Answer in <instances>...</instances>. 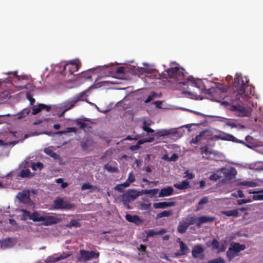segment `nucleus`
Segmentation results:
<instances>
[{
	"instance_id": "obj_18",
	"label": "nucleus",
	"mask_w": 263,
	"mask_h": 263,
	"mask_svg": "<svg viewBox=\"0 0 263 263\" xmlns=\"http://www.w3.org/2000/svg\"><path fill=\"white\" fill-rule=\"evenodd\" d=\"M176 202L175 201H164L154 203L153 204V206L155 209H164L168 207L174 206Z\"/></svg>"
},
{
	"instance_id": "obj_60",
	"label": "nucleus",
	"mask_w": 263,
	"mask_h": 263,
	"mask_svg": "<svg viewBox=\"0 0 263 263\" xmlns=\"http://www.w3.org/2000/svg\"><path fill=\"white\" fill-rule=\"evenodd\" d=\"M116 71L118 74H122L124 72V67L123 66L117 67Z\"/></svg>"
},
{
	"instance_id": "obj_6",
	"label": "nucleus",
	"mask_w": 263,
	"mask_h": 263,
	"mask_svg": "<svg viewBox=\"0 0 263 263\" xmlns=\"http://www.w3.org/2000/svg\"><path fill=\"white\" fill-rule=\"evenodd\" d=\"M184 69L179 67H174L164 70L162 77L165 79H174L176 81H182L184 79Z\"/></svg>"
},
{
	"instance_id": "obj_48",
	"label": "nucleus",
	"mask_w": 263,
	"mask_h": 263,
	"mask_svg": "<svg viewBox=\"0 0 263 263\" xmlns=\"http://www.w3.org/2000/svg\"><path fill=\"white\" fill-rule=\"evenodd\" d=\"M241 184L245 186H248L249 187H255L257 185V183L253 181H245L241 183Z\"/></svg>"
},
{
	"instance_id": "obj_59",
	"label": "nucleus",
	"mask_w": 263,
	"mask_h": 263,
	"mask_svg": "<svg viewBox=\"0 0 263 263\" xmlns=\"http://www.w3.org/2000/svg\"><path fill=\"white\" fill-rule=\"evenodd\" d=\"M254 200H263V194L254 195L253 197Z\"/></svg>"
},
{
	"instance_id": "obj_23",
	"label": "nucleus",
	"mask_w": 263,
	"mask_h": 263,
	"mask_svg": "<svg viewBox=\"0 0 263 263\" xmlns=\"http://www.w3.org/2000/svg\"><path fill=\"white\" fill-rule=\"evenodd\" d=\"M166 232V231L161 229L160 231H155L154 230L151 229L148 230L146 232V236L147 237H153L155 235H162Z\"/></svg>"
},
{
	"instance_id": "obj_29",
	"label": "nucleus",
	"mask_w": 263,
	"mask_h": 263,
	"mask_svg": "<svg viewBox=\"0 0 263 263\" xmlns=\"http://www.w3.org/2000/svg\"><path fill=\"white\" fill-rule=\"evenodd\" d=\"M64 258V257L63 256H60L58 257H55L54 256H50L48 257L45 260L46 263H53L57 262L61 259Z\"/></svg>"
},
{
	"instance_id": "obj_3",
	"label": "nucleus",
	"mask_w": 263,
	"mask_h": 263,
	"mask_svg": "<svg viewBox=\"0 0 263 263\" xmlns=\"http://www.w3.org/2000/svg\"><path fill=\"white\" fill-rule=\"evenodd\" d=\"M81 67V63L79 59L67 61V69L69 72L67 83H76L78 80V76L74 72L78 71Z\"/></svg>"
},
{
	"instance_id": "obj_7",
	"label": "nucleus",
	"mask_w": 263,
	"mask_h": 263,
	"mask_svg": "<svg viewBox=\"0 0 263 263\" xmlns=\"http://www.w3.org/2000/svg\"><path fill=\"white\" fill-rule=\"evenodd\" d=\"M140 192L134 190H128L121 196V199L124 205L130 209L129 203L140 196Z\"/></svg>"
},
{
	"instance_id": "obj_55",
	"label": "nucleus",
	"mask_w": 263,
	"mask_h": 263,
	"mask_svg": "<svg viewBox=\"0 0 263 263\" xmlns=\"http://www.w3.org/2000/svg\"><path fill=\"white\" fill-rule=\"evenodd\" d=\"M156 96V93L154 92L152 95L148 96L147 98L144 101L145 103H148L150 102L154 97Z\"/></svg>"
},
{
	"instance_id": "obj_40",
	"label": "nucleus",
	"mask_w": 263,
	"mask_h": 263,
	"mask_svg": "<svg viewBox=\"0 0 263 263\" xmlns=\"http://www.w3.org/2000/svg\"><path fill=\"white\" fill-rule=\"evenodd\" d=\"M76 227L78 228L80 227V223L78 219H72L68 224H67V227Z\"/></svg>"
},
{
	"instance_id": "obj_12",
	"label": "nucleus",
	"mask_w": 263,
	"mask_h": 263,
	"mask_svg": "<svg viewBox=\"0 0 263 263\" xmlns=\"http://www.w3.org/2000/svg\"><path fill=\"white\" fill-rule=\"evenodd\" d=\"M16 243V240L12 238H8L0 240L1 248L4 250L12 248Z\"/></svg>"
},
{
	"instance_id": "obj_9",
	"label": "nucleus",
	"mask_w": 263,
	"mask_h": 263,
	"mask_svg": "<svg viewBox=\"0 0 263 263\" xmlns=\"http://www.w3.org/2000/svg\"><path fill=\"white\" fill-rule=\"evenodd\" d=\"M189 82H191L192 86L196 87L200 89L202 91L205 90L208 93H210V89H206L205 86L204 85L203 82L201 80L198 79L195 80L192 76L189 77L186 81L179 82V84H182L183 85H186Z\"/></svg>"
},
{
	"instance_id": "obj_45",
	"label": "nucleus",
	"mask_w": 263,
	"mask_h": 263,
	"mask_svg": "<svg viewBox=\"0 0 263 263\" xmlns=\"http://www.w3.org/2000/svg\"><path fill=\"white\" fill-rule=\"evenodd\" d=\"M105 168L110 172H117L118 169L117 167L112 166L111 165L107 163L105 165Z\"/></svg>"
},
{
	"instance_id": "obj_32",
	"label": "nucleus",
	"mask_w": 263,
	"mask_h": 263,
	"mask_svg": "<svg viewBox=\"0 0 263 263\" xmlns=\"http://www.w3.org/2000/svg\"><path fill=\"white\" fill-rule=\"evenodd\" d=\"M230 134L221 132L219 135H215L213 139L215 140H222L225 141H229V136Z\"/></svg>"
},
{
	"instance_id": "obj_54",
	"label": "nucleus",
	"mask_w": 263,
	"mask_h": 263,
	"mask_svg": "<svg viewBox=\"0 0 263 263\" xmlns=\"http://www.w3.org/2000/svg\"><path fill=\"white\" fill-rule=\"evenodd\" d=\"M232 196L237 197V196L240 198H242L244 197V195L243 192L241 190H238L237 191V193H233Z\"/></svg>"
},
{
	"instance_id": "obj_2",
	"label": "nucleus",
	"mask_w": 263,
	"mask_h": 263,
	"mask_svg": "<svg viewBox=\"0 0 263 263\" xmlns=\"http://www.w3.org/2000/svg\"><path fill=\"white\" fill-rule=\"evenodd\" d=\"M8 74H10V78L13 77L14 78V86L16 89L17 91L21 92H28L33 90L32 85L30 83L27 82L30 77L26 75L18 76L16 74V72H10Z\"/></svg>"
},
{
	"instance_id": "obj_57",
	"label": "nucleus",
	"mask_w": 263,
	"mask_h": 263,
	"mask_svg": "<svg viewBox=\"0 0 263 263\" xmlns=\"http://www.w3.org/2000/svg\"><path fill=\"white\" fill-rule=\"evenodd\" d=\"M158 192V189H150L148 190V194L149 195H151L152 196H155Z\"/></svg>"
},
{
	"instance_id": "obj_20",
	"label": "nucleus",
	"mask_w": 263,
	"mask_h": 263,
	"mask_svg": "<svg viewBox=\"0 0 263 263\" xmlns=\"http://www.w3.org/2000/svg\"><path fill=\"white\" fill-rule=\"evenodd\" d=\"M189 227V226H188L187 221L182 219L179 223L177 231L180 234H183L186 231Z\"/></svg>"
},
{
	"instance_id": "obj_10",
	"label": "nucleus",
	"mask_w": 263,
	"mask_h": 263,
	"mask_svg": "<svg viewBox=\"0 0 263 263\" xmlns=\"http://www.w3.org/2000/svg\"><path fill=\"white\" fill-rule=\"evenodd\" d=\"M217 172L222 174L223 177L230 180L235 178L237 175L236 169L233 167L228 168L222 167L218 170Z\"/></svg>"
},
{
	"instance_id": "obj_38",
	"label": "nucleus",
	"mask_w": 263,
	"mask_h": 263,
	"mask_svg": "<svg viewBox=\"0 0 263 263\" xmlns=\"http://www.w3.org/2000/svg\"><path fill=\"white\" fill-rule=\"evenodd\" d=\"M209 202V198L208 197H204L201 199H200L198 202V205L196 207V211H199L202 209L203 208L201 206V205L206 204Z\"/></svg>"
},
{
	"instance_id": "obj_42",
	"label": "nucleus",
	"mask_w": 263,
	"mask_h": 263,
	"mask_svg": "<svg viewBox=\"0 0 263 263\" xmlns=\"http://www.w3.org/2000/svg\"><path fill=\"white\" fill-rule=\"evenodd\" d=\"M31 167L33 171L41 170L43 167V164L41 162L33 163L31 164Z\"/></svg>"
},
{
	"instance_id": "obj_49",
	"label": "nucleus",
	"mask_w": 263,
	"mask_h": 263,
	"mask_svg": "<svg viewBox=\"0 0 263 263\" xmlns=\"http://www.w3.org/2000/svg\"><path fill=\"white\" fill-rule=\"evenodd\" d=\"M219 247V242L216 239H214L212 241V248L213 250L215 249H218Z\"/></svg>"
},
{
	"instance_id": "obj_47",
	"label": "nucleus",
	"mask_w": 263,
	"mask_h": 263,
	"mask_svg": "<svg viewBox=\"0 0 263 263\" xmlns=\"http://www.w3.org/2000/svg\"><path fill=\"white\" fill-rule=\"evenodd\" d=\"M208 149L209 148L208 146H205L204 147H201V150L202 154H203V158H208V154L211 153L210 152H209Z\"/></svg>"
},
{
	"instance_id": "obj_51",
	"label": "nucleus",
	"mask_w": 263,
	"mask_h": 263,
	"mask_svg": "<svg viewBox=\"0 0 263 263\" xmlns=\"http://www.w3.org/2000/svg\"><path fill=\"white\" fill-rule=\"evenodd\" d=\"M151 204L150 203L143 202L140 204L141 209L142 210H148L151 208Z\"/></svg>"
},
{
	"instance_id": "obj_58",
	"label": "nucleus",
	"mask_w": 263,
	"mask_h": 263,
	"mask_svg": "<svg viewBox=\"0 0 263 263\" xmlns=\"http://www.w3.org/2000/svg\"><path fill=\"white\" fill-rule=\"evenodd\" d=\"M184 174L186 175V177L189 179H192L195 177L194 174L192 173H190L189 171H186L184 172Z\"/></svg>"
},
{
	"instance_id": "obj_22",
	"label": "nucleus",
	"mask_w": 263,
	"mask_h": 263,
	"mask_svg": "<svg viewBox=\"0 0 263 263\" xmlns=\"http://www.w3.org/2000/svg\"><path fill=\"white\" fill-rule=\"evenodd\" d=\"M174 189L172 186H168L162 189L160 192L159 197L168 196L173 194Z\"/></svg>"
},
{
	"instance_id": "obj_19",
	"label": "nucleus",
	"mask_w": 263,
	"mask_h": 263,
	"mask_svg": "<svg viewBox=\"0 0 263 263\" xmlns=\"http://www.w3.org/2000/svg\"><path fill=\"white\" fill-rule=\"evenodd\" d=\"M206 133H208V130H205L201 132L199 135L195 137V138H193L191 140L190 144L194 143L197 144L201 141L205 139V135Z\"/></svg>"
},
{
	"instance_id": "obj_33",
	"label": "nucleus",
	"mask_w": 263,
	"mask_h": 263,
	"mask_svg": "<svg viewBox=\"0 0 263 263\" xmlns=\"http://www.w3.org/2000/svg\"><path fill=\"white\" fill-rule=\"evenodd\" d=\"M88 189H91V192L95 191L96 190H99L97 186L92 185L90 184L89 183H84L82 184L81 186V190H85Z\"/></svg>"
},
{
	"instance_id": "obj_43",
	"label": "nucleus",
	"mask_w": 263,
	"mask_h": 263,
	"mask_svg": "<svg viewBox=\"0 0 263 263\" xmlns=\"http://www.w3.org/2000/svg\"><path fill=\"white\" fill-rule=\"evenodd\" d=\"M170 132L171 133L170 135H172L174 138L178 139L181 137V135L176 129H170Z\"/></svg>"
},
{
	"instance_id": "obj_11",
	"label": "nucleus",
	"mask_w": 263,
	"mask_h": 263,
	"mask_svg": "<svg viewBox=\"0 0 263 263\" xmlns=\"http://www.w3.org/2000/svg\"><path fill=\"white\" fill-rule=\"evenodd\" d=\"M203 252L204 249L201 245H196L193 248L192 255L195 258H199V259L202 260L204 258Z\"/></svg>"
},
{
	"instance_id": "obj_39",
	"label": "nucleus",
	"mask_w": 263,
	"mask_h": 263,
	"mask_svg": "<svg viewBox=\"0 0 263 263\" xmlns=\"http://www.w3.org/2000/svg\"><path fill=\"white\" fill-rule=\"evenodd\" d=\"M238 254L231 249V248H229L227 252V256L229 261L232 260Z\"/></svg>"
},
{
	"instance_id": "obj_56",
	"label": "nucleus",
	"mask_w": 263,
	"mask_h": 263,
	"mask_svg": "<svg viewBox=\"0 0 263 263\" xmlns=\"http://www.w3.org/2000/svg\"><path fill=\"white\" fill-rule=\"evenodd\" d=\"M251 199H239L237 200V203L238 204L241 205L244 203L251 202Z\"/></svg>"
},
{
	"instance_id": "obj_27",
	"label": "nucleus",
	"mask_w": 263,
	"mask_h": 263,
	"mask_svg": "<svg viewBox=\"0 0 263 263\" xmlns=\"http://www.w3.org/2000/svg\"><path fill=\"white\" fill-rule=\"evenodd\" d=\"M19 216L21 217V219L23 220H26L27 219H30L31 214L25 210H22L19 211Z\"/></svg>"
},
{
	"instance_id": "obj_53",
	"label": "nucleus",
	"mask_w": 263,
	"mask_h": 263,
	"mask_svg": "<svg viewBox=\"0 0 263 263\" xmlns=\"http://www.w3.org/2000/svg\"><path fill=\"white\" fill-rule=\"evenodd\" d=\"M77 124L78 126H79V127L81 128V129H85L86 128H87V124H86V123L83 122V121H80V120H78L77 121Z\"/></svg>"
},
{
	"instance_id": "obj_26",
	"label": "nucleus",
	"mask_w": 263,
	"mask_h": 263,
	"mask_svg": "<svg viewBox=\"0 0 263 263\" xmlns=\"http://www.w3.org/2000/svg\"><path fill=\"white\" fill-rule=\"evenodd\" d=\"M185 221H187V223L188 226H191L196 224L197 218L195 217V215L193 214H191L187 215V216L185 218H183Z\"/></svg>"
},
{
	"instance_id": "obj_63",
	"label": "nucleus",
	"mask_w": 263,
	"mask_h": 263,
	"mask_svg": "<svg viewBox=\"0 0 263 263\" xmlns=\"http://www.w3.org/2000/svg\"><path fill=\"white\" fill-rule=\"evenodd\" d=\"M124 188L121 185V184H117L115 189L116 191H118L120 192H124Z\"/></svg>"
},
{
	"instance_id": "obj_5",
	"label": "nucleus",
	"mask_w": 263,
	"mask_h": 263,
	"mask_svg": "<svg viewBox=\"0 0 263 263\" xmlns=\"http://www.w3.org/2000/svg\"><path fill=\"white\" fill-rule=\"evenodd\" d=\"M30 219L45 226L51 225L58 222V219L56 217L37 212L31 214Z\"/></svg>"
},
{
	"instance_id": "obj_44",
	"label": "nucleus",
	"mask_w": 263,
	"mask_h": 263,
	"mask_svg": "<svg viewBox=\"0 0 263 263\" xmlns=\"http://www.w3.org/2000/svg\"><path fill=\"white\" fill-rule=\"evenodd\" d=\"M143 130L148 133H152V134H154L155 133V131L154 129H152L151 128L149 127L147 124L146 122L144 121L143 123Z\"/></svg>"
},
{
	"instance_id": "obj_25",
	"label": "nucleus",
	"mask_w": 263,
	"mask_h": 263,
	"mask_svg": "<svg viewBox=\"0 0 263 263\" xmlns=\"http://www.w3.org/2000/svg\"><path fill=\"white\" fill-rule=\"evenodd\" d=\"M222 213L229 217L233 216L234 217H238L239 216L238 209L223 211L222 212Z\"/></svg>"
},
{
	"instance_id": "obj_46",
	"label": "nucleus",
	"mask_w": 263,
	"mask_h": 263,
	"mask_svg": "<svg viewBox=\"0 0 263 263\" xmlns=\"http://www.w3.org/2000/svg\"><path fill=\"white\" fill-rule=\"evenodd\" d=\"M78 76V79L80 78H84L85 79H90L91 78V76L90 74V72L89 71L83 72L81 75Z\"/></svg>"
},
{
	"instance_id": "obj_28",
	"label": "nucleus",
	"mask_w": 263,
	"mask_h": 263,
	"mask_svg": "<svg viewBox=\"0 0 263 263\" xmlns=\"http://www.w3.org/2000/svg\"><path fill=\"white\" fill-rule=\"evenodd\" d=\"M66 205L65 200L63 198L57 199L54 203V206L55 209L64 208Z\"/></svg>"
},
{
	"instance_id": "obj_15",
	"label": "nucleus",
	"mask_w": 263,
	"mask_h": 263,
	"mask_svg": "<svg viewBox=\"0 0 263 263\" xmlns=\"http://www.w3.org/2000/svg\"><path fill=\"white\" fill-rule=\"evenodd\" d=\"M231 110L232 111H238L240 113L239 116L241 117H247L249 114V111L240 105H233L231 106Z\"/></svg>"
},
{
	"instance_id": "obj_13",
	"label": "nucleus",
	"mask_w": 263,
	"mask_h": 263,
	"mask_svg": "<svg viewBox=\"0 0 263 263\" xmlns=\"http://www.w3.org/2000/svg\"><path fill=\"white\" fill-rule=\"evenodd\" d=\"M215 220V217H210L207 216H201L197 218L196 226L198 228L201 227L204 223L208 222H212Z\"/></svg>"
},
{
	"instance_id": "obj_30",
	"label": "nucleus",
	"mask_w": 263,
	"mask_h": 263,
	"mask_svg": "<svg viewBox=\"0 0 263 263\" xmlns=\"http://www.w3.org/2000/svg\"><path fill=\"white\" fill-rule=\"evenodd\" d=\"M170 135L171 133L170 132V129H162L158 130L155 133V136L158 137L166 136Z\"/></svg>"
},
{
	"instance_id": "obj_17",
	"label": "nucleus",
	"mask_w": 263,
	"mask_h": 263,
	"mask_svg": "<svg viewBox=\"0 0 263 263\" xmlns=\"http://www.w3.org/2000/svg\"><path fill=\"white\" fill-rule=\"evenodd\" d=\"M17 198L23 203L29 204L31 202L28 191H23L19 193L17 195Z\"/></svg>"
},
{
	"instance_id": "obj_4",
	"label": "nucleus",
	"mask_w": 263,
	"mask_h": 263,
	"mask_svg": "<svg viewBox=\"0 0 263 263\" xmlns=\"http://www.w3.org/2000/svg\"><path fill=\"white\" fill-rule=\"evenodd\" d=\"M45 109L47 111L51 109L57 110L59 116H62L66 111V104L65 103L54 105H47L44 104H39L37 106H33L32 109V114L36 115L40 112L41 110Z\"/></svg>"
},
{
	"instance_id": "obj_52",
	"label": "nucleus",
	"mask_w": 263,
	"mask_h": 263,
	"mask_svg": "<svg viewBox=\"0 0 263 263\" xmlns=\"http://www.w3.org/2000/svg\"><path fill=\"white\" fill-rule=\"evenodd\" d=\"M126 180L130 183H133L135 181V177L133 172L129 173Z\"/></svg>"
},
{
	"instance_id": "obj_14",
	"label": "nucleus",
	"mask_w": 263,
	"mask_h": 263,
	"mask_svg": "<svg viewBox=\"0 0 263 263\" xmlns=\"http://www.w3.org/2000/svg\"><path fill=\"white\" fill-rule=\"evenodd\" d=\"M86 96L85 91L81 92V93H79L76 99L74 100H72L71 102H69L68 103L67 102V111L71 109L74 105L75 104L79 101H83L86 99Z\"/></svg>"
},
{
	"instance_id": "obj_34",
	"label": "nucleus",
	"mask_w": 263,
	"mask_h": 263,
	"mask_svg": "<svg viewBox=\"0 0 263 263\" xmlns=\"http://www.w3.org/2000/svg\"><path fill=\"white\" fill-rule=\"evenodd\" d=\"M229 138V141H232L233 142L241 143L242 144L246 145L247 147H250V146L248 144L246 143L243 140H239L237 139L236 137H235L232 135L229 134V136H228Z\"/></svg>"
},
{
	"instance_id": "obj_16",
	"label": "nucleus",
	"mask_w": 263,
	"mask_h": 263,
	"mask_svg": "<svg viewBox=\"0 0 263 263\" xmlns=\"http://www.w3.org/2000/svg\"><path fill=\"white\" fill-rule=\"evenodd\" d=\"M125 219L128 222L134 223L137 226H139L143 222V220L136 215H132L129 214H127L125 216Z\"/></svg>"
},
{
	"instance_id": "obj_50",
	"label": "nucleus",
	"mask_w": 263,
	"mask_h": 263,
	"mask_svg": "<svg viewBox=\"0 0 263 263\" xmlns=\"http://www.w3.org/2000/svg\"><path fill=\"white\" fill-rule=\"evenodd\" d=\"M221 177L222 176H220V175H219L217 173H215V174L211 175L210 176V179L211 180L217 181V180H219V179H220L221 178Z\"/></svg>"
},
{
	"instance_id": "obj_8",
	"label": "nucleus",
	"mask_w": 263,
	"mask_h": 263,
	"mask_svg": "<svg viewBox=\"0 0 263 263\" xmlns=\"http://www.w3.org/2000/svg\"><path fill=\"white\" fill-rule=\"evenodd\" d=\"M100 254L99 252H96L95 251H86L84 250H81L80 251V256L78 258L79 261H88L92 258H98L99 257Z\"/></svg>"
},
{
	"instance_id": "obj_64",
	"label": "nucleus",
	"mask_w": 263,
	"mask_h": 263,
	"mask_svg": "<svg viewBox=\"0 0 263 263\" xmlns=\"http://www.w3.org/2000/svg\"><path fill=\"white\" fill-rule=\"evenodd\" d=\"M138 249L141 252H145L146 249V247L145 245L141 244Z\"/></svg>"
},
{
	"instance_id": "obj_37",
	"label": "nucleus",
	"mask_w": 263,
	"mask_h": 263,
	"mask_svg": "<svg viewBox=\"0 0 263 263\" xmlns=\"http://www.w3.org/2000/svg\"><path fill=\"white\" fill-rule=\"evenodd\" d=\"M20 176L23 178L28 177L30 178L33 176L29 169L22 170L20 172Z\"/></svg>"
},
{
	"instance_id": "obj_1",
	"label": "nucleus",
	"mask_w": 263,
	"mask_h": 263,
	"mask_svg": "<svg viewBox=\"0 0 263 263\" xmlns=\"http://www.w3.org/2000/svg\"><path fill=\"white\" fill-rule=\"evenodd\" d=\"M247 83L248 81L245 82L242 78H235L232 84V101L239 100L240 102H246L249 101L251 96L254 95V92H252L251 87L247 85Z\"/></svg>"
},
{
	"instance_id": "obj_21",
	"label": "nucleus",
	"mask_w": 263,
	"mask_h": 263,
	"mask_svg": "<svg viewBox=\"0 0 263 263\" xmlns=\"http://www.w3.org/2000/svg\"><path fill=\"white\" fill-rule=\"evenodd\" d=\"M231 249L238 254L239 252L241 251L245 250L246 246L245 244H240L239 243L232 242L231 244Z\"/></svg>"
},
{
	"instance_id": "obj_24",
	"label": "nucleus",
	"mask_w": 263,
	"mask_h": 263,
	"mask_svg": "<svg viewBox=\"0 0 263 263\" xmlns=\"http://www.w3.org/2000/svg\"><path fill=\"white\" fill-rule=\"evenodd\" d=\"M174 186L178 190H185L190 187L189 182L186 180L183 181L181 183H175L174 184Z\"/></svg>"
},
{
	"instance_id": "obj_61",
	"label": "nucleus",
	"mask_w": 263,
	"mask_h": 263,
	"mask_svg": "<svg viewBox=\"0 0 263 263\" xmlns=\"http://www.w3.org/2000/svg\"><path fill=\"white\" fill-rule=\"evenodd\" d=\"M58 183H61V187L64 188L66 186V183L63 182V179L62 178H58L55 180Z\"/></svg>"
},
{
	"instance_id": "obj_62",
	"label": "nucleus",
	"mask_w": 263,
	"mask_h": 263,
	"mask_svg": "<svg viewBox=\"0 0 263 263\" xmlns=\"http://www.w3.org/2000/svg\"><path fill=\"white\" fill-rule=\"evenodd\" d=\"M29 91H28V92H26L27 93V98L30 101V104L31 105H33V104L35 102V99L33 98H32L30 95L29 94Z\"/></svg>"
},
{
	"instance_id": "obj_41",
	"label": "nucleus",
	"mask_w": 263,
	"mask_h": 263,
	"mask_svg": "<svg viewBox=\"0 0 263 263\" xmlns=\"http://www.w3.org/2000/svg\"><path fill=\"white\" fill-rule=\"evenodd\" d=\"M44 151L46 154L52 158H57L58 157V155L52 151L50 147L45 148Z\"/></svg>"
},
{
	"instance_id": "obj_31",
	"label": "nucleus",
	"mask_w": 263,
	"mask_h": 263,
	"mask_svg": "<svg viewBox=\"0 0 263 263\" xmlns=\"http://www.w3.org/2000/svg\"><path fill=\"white\" fill-rule=\"evenodd\" d=\"M30 112V109L29 108H24L21 112H19L17 117L16 118L17 119H22L25 118Z\"/></svg>"
},
{
	"instance_id": "obj_36",
	"label": "nucleus",
	"mask_w": 263,
	"mask_h": 263,
	"mask_svg": "<svg viewBox=\"0 0 263 263\" xmlns=\"http://www.w3.org/2000/svg\"><path fill=\"white\" fill-rule=\"evenodd\" d=\"M180 245V251L181 252V254L183 255H185L187 252L189 251V249L187 246L184 243L183 241L180 240L179 241Z\"/></svg>"
},
{
	"instance_id": "obj_35",
	"label": "nucleus",
	"mask_w": 263,
	"mask_h": 263,
	"mask_svg": "<svg viewBox=\"0 0 263 263\" xmlns=\"http://www.w3.org/2000/svg\"><path fill=\"white\" fill-rule=\"evenodd\" d=\"M173 214L172 210L164 211L157 215L156 218L160 219L162 217H169Z\"/></svg>"
}]
</instances>
